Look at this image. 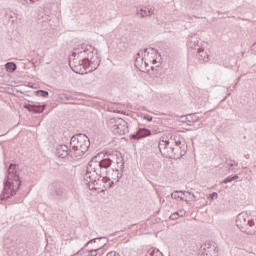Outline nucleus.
Returning a JSON list of instances; mask_svg holds the SVG:
<instances>
[{"mask_svg": "<svg viewBox=\"0 0 256 256\" xmlns=\"http://www.w3.org/2000/svg\"><path fill=\"white\" fill-rule=\"evenodd\" d=\"M59 99L61 101H74L75 100V98H73V96H70V95H67V94H60Z\"/></svg>", "mask_w": 256, "mask_h": 256, "instance_id": "21", "label": "nucleus"}, {"mask_svg": "<svg viewBox=\"0 0 256 256\" xmlns=\"http://www.w3.org/2000/svg\"><path fill=\"white\" fill-rule=\"evenodd\" d=\"M179 217H180V216H179V212H174V213L170 216V219H171L172 221H175V220H177Z\"/></svg>", "mask_w": 256, "mask_h": 256, "instance_id": "26", "label": "nucleus"}, {"mask_svg": "<svg viewBox=\"0 0 256 256\" xmlns=\"http://www.w3.org/2000/svg\"><path fill=\"white\" fill-rule=\"evenodd\" d=\"M173 143V137H171L169 140H165V138H160L158 148L162 157H165L166 159H175L179 157V154H175L173 152Z\"/></svg>", "mask_w": 256, "mask_h": 256, "instance_id": "5", "label": "nucleus"}, {"mask_svg": "<svg viewBox=\"0 0 256 256\" xmlns=\"http://www.w3.org/2000/svg\"><path fill=\"white\" fill-rule=\"evenodd\" d=\"M159 52L155 48H146L144 51H140L136 54V60H135V67L141 71V68H143L144 65V60H143V55L144 57L146 55H157Z\"/></svg>", "mask_w": 256, "mask_h": 256, "instance_id": "8", "label": "nucleus"}, {"mask_svg": "<svg viewBox=\"0 0 256 256\" xmlns=\"http://www.w3.org/2000/svg\"><path fill=\"white\" fill-rule=\"evenodd\" d=\"M99 251H101V248L90 250V251H88V255L87 256H97V252H99Z\"/></svg>", "mask_w": 256, "mask_h": 256, "instance_id": "25", "label": "nucleus"}, {"mask_svg": "<svg viewBox=\"0 0 256 256\" xmlns=\"http://www.w3.org/2000/svg\"><path fill=\"white\" fill-rule=\"evenodd\" d=\"M197 53H203V49L199 48Z\"/></svg>", "mask_w": 256, "mask_h": 256, "instance_id": "37", "label": "nucleus"}, {"mask_svg": "<svg viewBox=\"0 0 256 256\" xmlns=\"http://www.w3.org/2000/svg\"><path fill=\"white\" fill-rule=\"evenodd\" d=\"M190 195H192V201H195V199H197V196H195V194L191 193Z\"/></svg>", "mask_w": 256, "mask_h": 256, "instance_id": "34", "label": "nucleus"}, {"mask_svg": "<svg viewBox=\"0 0 256 256\" xmlns=\"http://www.w3.org/2000/svg\"><path fill=\"white\" fill-rule=\"evenodd\" d=\"M233 165L234 164L232 161L227 163V167H228V169H230V171H233Z\"/></svg>", "mask_w": 256, "mask_h": 256, "instance_id": "31", "label": "nucleus"}, {"mask_svg": "<svg viewBox=\"0 0 256 256\" xmlns=\"http://www.w3.org/2000/svg\"><path fill=\"white\" fill-rule=\"evenodd\" d=\"M136 15L140 16V19H145V17H151V15H153V9L149 7L137 9Z\"/></svg>", "mask_w": 256, "mask_h": 256, "instance_id": "14", "label": "nucleus"}, {"mask_svg": "<svg viewBox=\"0 0 256 256\" xmlns=\"http://www.w3.org/2000/svg\"><path fill=\"white\" fill-rule=\"evenodd\" d=\"M199 61H203V63H207L209 61V56H198Z\"/></svg>", "mask_w": 256, "mask_h": 256, "instance_id": "27", "label": "nucleus"}, {"mask_svg": "<svg viewBox=\"0 0 256 256\" xmlns=\"http://www.w3.org/2000/svg\"><path fill=\"white\" fill-rule=\"evenodd\" d=\"M144 65L145 67H149V63H147L146 61H144Z\"/></svg>", "mask_w": 256, "mask_h": 256, "instance_id": "38", "label": "nucleus"}, {"mask_svg": "<svg viewBox=\"0 0 256 256\" xmlns=\"http://www.w3.org/2000/svg\"><path fill=\"white\" fill-rule=\"evenodd\" d=\"M36 93L40 97H44V98L49 97V92L47 90H38Z\"/></svg>", "mask_w": 256, "mask_h": 256, "instance_id": "24", "label": "nucleus"}, {"mask_svg": "<svg viewBox=\"0 0 256 256\" xmlns=\"http://www.w3.org/2000/svg\"><path fill=\"white\" fill-rule=\"evenodd\" d=\"M35 1H39V0H30V3H35Z\"/></svg>", "mask_w": 256, "mask_h": 256, "instance_id": "41", "label": "nucleus"}, {"mask_svg": "<svg viewBox=\"0 0 256 256\" xmlns=\"http://www.w3.org/2000/svg\"><path fill=\"white\" fill-rule=\"evenodd\" d=\"M108 127L112 129L115 135H127V133H129V124L123 118L109 119Z\"/></svg>", "mask_w": 256, "mask_h": 256, "instance_id": "6", "label": "nucleus"}, {"mask_svg": "<svg viewBox=\"0 0 256 256\" xmlns=\"http://www.w3.org/2000/svg\"><path fill=\"white\" fill-rule=\"evenodd\" d=\"M248 219L249 216L245 212H241L237 216L236 225L238 228H240V231H242V233H245V227H247V225L249 227H255V219Z\"/></svg>", "mask_w": 256, "mask_h": 256, "instance_id": "7", "label": "nucleus"}, {"mask_svg": "<svg viewBox=\"0 0 256 256\" xmlns=\"http://www.w3.org/2000/svg\"><path fill=\"white\" fill-rule=\"evenodd\" d=\"M150 135H151V130L147 128H139L136 134L131 135V139H135L136 141H139V139L150 137Z\"/></svg>", "mask_w": 256, "mask_h": 256, "instance_id": "12", "label": "nucleus"}, {"mask_svg": "<svg viewBox=\"0 0 256 256\" xmlns=\"http://www.w3.org/2000/svg\"><path fill=\"white\" fill-rule=\"evenodd\" d=\"M151 69L153 70V69H155V67L152 66Z\"/></svg>", "mask_w": 256, "mask_h": 256, "instance_id": "45", "label": "nucleus"}, {"mask_svg": "<svg viewBox=\"0 0 256 256\" xmlns=\"http://www.w3.org/2000/svg\"><path fill=\"white\" fill-rule=\"evenodd\" d=\"M217 197H218V194H217V192H213L212 194H210V199H217Z\"/></svg>", "mask_w": 256, "mask_h": 256, "instance_id": "32", "label": "nucleus"}, {"mask_svg": "<svg viewBox=\"0 0 256 256\" xmlns=\"http://www.w3.org/2000/svg\"><path fill=\"white\" fill-rule=\"evenodd\" d=\"M172 139L174 141L173 145H176L179 149H181L183 145H187V143H185V139L181 136H174Z\"/></svg>", "mask_w": 256, "mask_h": 256, "instance_id": "17", "label": "nucleus"}, {"mask_svg": "<svg viewBox=\"0 0 256 256\" xmlns=\"http://www.w3.org/2000/svg\"><path fill=\"white\" fill-rule=\"evenodd\" d=\"M121 152L115 153H99L92 158V161L88 163L84 181L88 185L90 190L101 189V181H109L107 178V169L113 165V163H124Z\"/></svg>", "mask_w": 256, "mask_h": 256, "instance_id": "1", "label": "nucleus"}, {"mask_svg": "<svg viewBox=\"0 0 256 256\" xmlns=\"http://www.w3.org/2000/svg\"><path fill=\"white\" fill-rule=\"evenodd\" d=\"M50 194L52 197H56V199H63L65 197V188L61 185L52 186Z\"/></svg>", "mask_w": 256, "mask_h": 256, "instance_id": "10", "label": "nucleus"}, {"mask_svg": "<svg viewBox=\"0 0 256 256\" xmlns=\"http://www.w3.org/2000/svg\"><path fill=\"white\" fill-rule=\"evenodd\" d=\"M238 178H239V175L228 176L223 180V183H231L232 181H235Z\"/></svg>", "mask_w": 256, "mask_h": 256, "instance_id": "23", "label": "nucleus"}, {"mask_svg": "<svg viewBox=\"0 0 256 256\" xmlns=\"http://www.w3.org/2000/svg\"><path fill=\"white\" fill-rule=\"evenodd\" d=\"M56 155L61 159H65L68 155H71V149L67 145H58L56 148Z\"/></svg>", "mask_w": 256, "mask_h": 256, "instance_id": "13", "label": "nucleus"}, {"mask_svg": "<svg viewBox=\"0 0 256 256\" xmlns=\"http://www.w3.org/2000/svg\"><path fill=\"white\" fill-rule=\"evenodd\" d=\"M144 119H145V121H148L149 123H151V121H153V117L150 115H145Z\"/></svg>", "mask_w": 256, "mask_h": 256, "instance_id": "28", "label": "nucleus"}, {"mask_svg": "<svg viewBox=\"0 0 256 256\" xmlns=\"http://www.w3.org/2000/svg\"><path fill=\"white\" fill-rule=\"evenodd\" d=\"M112 184L109 185V189H111V187H113V185L115 184L113 181L111 182Z\"/></svg>", "mask_w": 256, "mask_h": 256, "instance_id": "39", "label": "nucleus"}, {"mask_svg": "<svg viewBox=\"0 0 256 256\" xmlns=\"http://www.w3.org/2000/svg\"><path fill=\"white\" fill-rule=\"evenodd\" d=\"M173 153H175V155H179L176 158H170V159H181V157H184V155L187 154V144H182V146L179 147H174L173 148Z\"/></svg>", "mask_w": 256, "mask_h": 256, "instance_id": "15", "label": "nucleus"}, {"mask_svg": "<svg viewBox=\"0 0 256 256\" xmlns=\"http://www.w3.org/2000/svg\"><path fill=\"white\" fill-rule=\"evenodd\" d=\"M101 239H106V242L109 241V239H107V237L94 238V239H91L90 241H88L87 244L85 245V247H89V245H91V243H97V241H99Z\"/></svg>", "mask_w": 256, "mask_h": 256, "instance_id": "22", "label": "nucleus"}, {"mask_svg": "<svg viewBox=\"0 0 256 256\" xmlns=\"http://www.w3.org/2000/svg\"><path fill=\"white\" fill-rule=\"evenodd\" d=\"M52 20L51 16L47 13H40L38 15L39 23H49Z\"/></svg>", "mask_w": 256, "mask_h": 256, "instance_id": "18", "label": "nucleus"}, {"mask_svg": "<svg viewBox=\"0 0 256 256\" xmlns=\"http://www.w3.org/2000/svg\"><path fill=\"white\" fill-rule=\"evenodd\" d=\"M45 107H47V105H35V104H25L24 105V109H27V111H29V113H43V111H45Z\"/></svg>", "mask_w": 256, "mask_h": 256, "instance_id": "11", "label": "nucleus"}, {"mask_svg": "<svg viewBox=\"0 0 256 256\" xmlns=\"http://www.w3.org/2000/svg\"><path fill=\"white\" fill-rule=\"evenodd\" d=\"M99 56L95 53V48L88 45L81 52H73L69 60V65L73 71L77 69H88L89 72L95 71L99 67Z\"/></svg>", "mask_w": 256, "mask_h": 256, "instance_id": "2", "label": "nucleus"}, {"mask_svg": "<svg viewBox=\"0 0 256 256\" xmlns=\"http://www.w3.org/2000/svg\"><path fill=\"white\" fill-rule=\"evenodd\" d=\"M17 169H19V165L13 163L9 165L7 176L4 180V189L0 195L1 201L17 195V191L21 187V178L17 173Z\"/></svg>", "mask_w": 256, "mask_h": 256, "instance_id": "3", "label": "nucleus"}, {"mask_svg": "<svg viewBox=\"0 0 256 256\" xmlns=\"http://www.w3.org/2000/svg\"><path fill=\"white\" fill-rule=\"evenodd\" d=\"M5 69L8 73H15L17 71V64L15 62H8L5 64Z\"/></svg>", "mask_w": 256, "mask_h": 256, "instance_id": "19", "label": "nucleus"}, {"mask_svg": "<svg viewBox=\"0 0 256 256\" xmlns=\"http://www.w3.org/2000/svg\"><path fill=\"white\" fill-rule=\"evenodd\" d=\"M200 3H202V1L200 0Z\"/></svg>", "mask_w": 256, "mask_h": 256, "instance_id": "46", "label": "nucleus"}, {"mask_svg": "<svg viewBox=\"0 0 256 256\" xmlns=\"http://www.w3.org/2000/svg\"><path fill=\"white\" fill-rule=\"evenodd\" d=\"M105 245H107V242L104 243L103 247H105Z\"/></svg>", "mask_w": 256, "mask_h": 256, "instance_id": "43", "label": "nucleus"}, {"mask_svg": "<svg viewBox=\"0 0 256 256\" xmlns=\"http://www.w3.org/2000/svg\"><path fill=\"white\" fill-rule=\"evenodd\" d=\"M80 253H81V251H79V252L77 253V255H80Z\"/></svg>", "mask_w": 256, "mask_h": 256, "instance_id": "44", "label": "nucleus"}, {"mask_svg": "<svg viewBox=\"0 0 256 256\" xmlns=\"http://www.w3.org/2000/svg\"><path fill=\"white\" fill-rule=\"evenodd\" d=\"M152 63L155 65V63H157V60H156V59H153V60H152Z\"/></svg>", "mask_w": 256, "mask_h": 256, "instance_id": "40", "label": "nucleus"}, {"mask_svg": "<svg viewBox=\"0 0 256 256\" xmlns=\"http://www.w3.org/2000/svg\"><path fill=\"white\" fill-rule=\"evenodd\" d=\"M4 13L7 15V13H9V9H4Z\"/></svg>", "mask_w": 256, "mask_h": 256, "instance_id": "36", "label": "nucleus"}, {"mask_svg": "<svg viewBox=\"0 0 256 256\" xmlns=\"http://www.w3.org/2000/svg\"><path fill=\"white\" fill-rule=\"evenodd\" d=\"M106 256H121V255H119V253L117 252L112 251V252H109Z\"/></svg>", "mask_w": 256, "mask_h": 256, "instance_id": "30", "label": "nucleus"}, {"mask_svg": "<svg viewBox=\"0 0 256 256\" xmlns=\"http://www.w3.org/2000/svg\"><path fill=\"white\" fill-rule=\"evenodd\" d=\"M200 256H217V248L211 242L204 243L199 250Z\"/></svg>", "mask_w": 256, "mask_h": 256, "instance_id": "9", "label": "nucleus"}, {"mask_svg": "<svg viewBox=\"0 0 256 256\" xmlns=\"http://www.w3.org/2000/svg\"><path fill=\"white\" fill-rule=\"evenodd\" d=\"M187 212L185 211V210H180V211H178V217H185V214H186Z\"/></svg>", "mask_w": 256, "mask_h": 256, "instance_id": "29", "label": "nucleus"}, {"mask_svg": "<svg viewBox=\"0 0 256 256\" xmlns=\"http://www.w3.org/2000/svg\"><path fill=\"white\" fill-rule=\"evenodd\" d=\"M155 253H157V252H155V250H151L150 252H148V254L151 256H155Z\"/></svg>", "mask_w": 256, "mask_h": 256, "instance_id": "33", "label": "nucleus"}, {"mask_svg": "<svg viewBox=\"0 0 256 256\" xmlns=\"http://www.w3.org/2000/svg\"><path fill=\"white\" fill-rule=\"evenodd\" d=\"M91 147V141L85 134H76L70 140V157H83Z\"/></svg>", "mask_w": 256, "mask_h": 256, "instance_id": "4", "label": "nucleus"}, {"mask_svg": "<svg viewBox=\"0 0 256 256\" xmlns=\"http://www.w3.org/2000/svg\"><path fill=\"white\" fill-rule=\"evenodd\" d=\"M116 165H117V168L115 170L116 178H114V181L115 183H119V180L121 179V174L119 172L120 171L123 172V169H125V162H118Z\"/></svg>", "mask_w": 256, "mask_h": 256, "instance_id": "16", "label": "nucleus"}, {"mask_svg": "<svg viewBox=\"0 0 256 256\" xmlns=\"http://www.w3.org/2000/svg\"><path fill=\"white\" fill-rule=\"evenodd\" d=\"M179 193H183V195H185V193H188V195H191V192L176 190L171 194L172 199H180L181 201H185V198L181 197Z\"/></svg>", "mask_w": 256, "mask_h": 256, "instance_id": "20", "label": "nucleus"}, {"mask_svg": "<svg viewBox=\"0 0 256 256\" xmlns=\"http://www.w3.org/2000/svg\"><path fill=\"white\" fill-rule=\"evenodd\" d=\"M25 1V3H30V0H24Z\"/></svg>", "mask_w": 256, "mask_h": 256, "instance_id": "42", "label": "nucleus"}, {"mask_svg": "<svg viewBox=\"0 0 256 256\" xmlns=\"http://www.w3.org/2000/svg\"><path fill=\"white\" fill-rule=\"evenodd\" d=\"M112 179H113V181H115V179H117V174H115V172H114V174L112 176Z\"/></svg>", "mask_w": 256, "mask_h": 256, "instance_id": "35", "label": "nucleus"}]
</instances>
